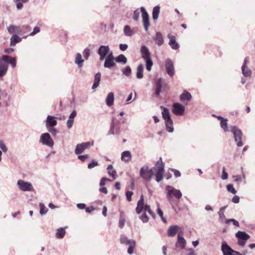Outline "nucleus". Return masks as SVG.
<instances>
[{
  "mask_svg": "<svg viewBox=\"0 0 255 255\" xmlns=\"http://www.w3.org/2000/svg\"><path fill=\"white\" fill-rule=\"evenodd\" d=\"M94 145V141H88L81 143V153L83 152L86 149L89 148Z\"/></svg>",
  "mask_w": 255,
  "mask_h": 255,
  "instance_id": "2f4dec72",
  "label": "nucleus"
},
{
  "mask_svg": "<svg viewBox=\"0 0 255 255\" xmlns=\"http://www.w3.org/2000/svg\"><path fill=\"white\" fill-rule=\"evenodd\" d=\"M0 148L4 153L7 151V148L6 147L3 141L2 140H0Z\"/></svg>",
  "mask_w": 255,
  "mask_h": 255,
  "instance_id": "3c124183",
  "label": "nucleus"
},
{
  "mask_svg": "<svg viewBox=\"0 0 255 255\" xmlns=\"http://www.w3.org/2000/svg\"><path fill=\"white\" fill-rule=\"evenodd\" d=\"M85 209L86 212L87 213H91L92 211L95 210V208L93 206H91L90 207L86 208V205L85 204L81 203V209Z\"/></svg>",
  "mask_w": 255,
  "mask_h": 255,
  "instance_id": "c03bdc74",
  "label": "nucleus"
},
{
  "mask_svg": "<svg viewBox=\"0 0 255 255\" xmlns=\"http://www.w3.org/2000/svg\"><path fill=\"white\" fill-rule=\"evenodd\" d=\"M139 218L144 223H147L149 220V218L146 213H143L139 217Z\"/></svg>",
  "mask_w": 255,
  "mask_h": 255,
  "instance_id": "09e8293b",
  "label": "nucleus"
},
{
  "mask_svg": "<svg viewBox=\"0 0 255 255\" xmlns=\"http://www.w3.org/2000/svg\"><path fill=\"white\" fill-rule=\"evenodd\" d=\"M131 154L129 151L126 150L122 153L121 159L125 162H128L131 160Z\"/></svg>",
  "mask_w": 255,
  "mask_h": 255,
  "instance_id": "412c9836",
  "label": "nucleus"
},
{
  "mask_svg": "<svg viewBox=\"0 0 255 255\" xmlns=\"http://www.w3.org/2000/svg\"><path fill=\"white\" fill-rule=\"evenodd\" d=\"M221 250L223 255H239V252L236 251L232 249L225 241H223L222 243Z\"/></svg>",
  "mask_w": 255,
  "mask_h": 255,
  "instance_id": "1a4fd4ad",
  "label": "nucleus"
},
{
  "mask_svg": "<svg viewBox=\"0 0 255 255\" xmlns=\"http://www.w3.org/2000/svg\"><path fill=\"white\" fill-rule=\"evenodd\" d=\"M180 227L177 225L171 226L168 228L167 234L169 237H174L177 234Z\"/></svg>",
  "mask_w": 255,
  "mask_h": 255,
  "instance_id": "aec40b11",
  "label": "nucleus"
},
{
  "mask_svg": "<svg viewBox=\"0 0 255 255\" xmlns=\"http://www.w3.org/2000/svg\"><path fill=\"white\" fill-rule=\"evenodd\" d=\"M225 222L226 224H228L229 223L232 222L233 223L234 225H235V226H236V227L239 226V222L234 219L226 220Z\"/></svg>",
  "mask_w": 255,
  "mask_h": 255,
  "instance_id": "8fccbe9b",
  "label": "nucleus"
},
{
  "mask_svg": "<svg viewBox=\"0 0 255 255\" xmlns=\"http://www.w3.org/2000/svg\"><path fill=\"white\" fill-rule=\"evenodd\" d=\"M8 32L10 34H20L21 32V30L19 26L14 25H10L7 28Z\"/></svg>",
  "mask_w": 255,
  "mask_h": 255,
  "instance_id": "6ab92c4d",
  "label": "nucleus"
},
{
  "mask_svg": "<svg viewBox=\"0 0 255 255\" xmlns=\"http://www.w3.org/2000/svg\"><path fill=\"white\" fill-rule=\"evenodd\" d=\"M120 242L121 244L128 245V253L129 255L133 253V249L135 246V241L133 240H128L125 236H122L120 238Z\"/></svg>",
  "mask_w": 255,
  "mask_h": 255,
  "instance_id": "0eeeda50",
  "label": "nucleus"
},
{
  "mask_svg": "<svg viewBox=\"0 0 255 255\" xmlns=\"http://www.w3.org/2000/svg\"><path fill=\"white\" fill-rule=\"evenodd\" d=\"M140 11L142 13V18L144 28L146 31H147L150 25L149 15L147 12L145 8L143 6L140 7Z\"/></svg>",
  "mask_w": 255,
  "mask_h": 255,
  "instance_id": "f8f14e48",
  "label": "nucleus"
},
{
  "mask_svg": "<svg viewBox=\"0 0 255 255\" xmlns=\"http://www.w3.org/2000/svg\"><path fill=\"white\" fill-rule=\"evenodd\" d=\"M170 170L174 172V175L175 177H179L181 176V173L179 171L175 169H170Z\"/></svg>",
  "mask_w": 255,
  "mask_h": 255,
  "instance_id": "052dcab7",
  "label": "nucleus"
},
{
  "mask_svg": "<svg viewBox=\"0 0 255 255\" xmlns=\"http://www.w3.org/2000/svg\"><path fill=\"white\" fill-rule=\"evenodd\" d=\"M10 58L11 57L8 55H3L2 57L1 60L6 63H8Z\"/></svg>",
  "mask_w": 255,
  "mask_h": 255,
  "instance_id": "e2e57ef3",
  "label": "nucleus"
},
{
  "mask_svg": "<svg viewBox=\"0 0 255 255\" xmlns=\"http://www.w3.org/2000/svg\"><path fill=\"white\" fill-rule=\"evenodd\" d=\"M107 170L108 174L112 177L114 179H115L117 172L116 170L114 169L113 165L111 164L109 165L107 167Z\"/></svg>",
  "mask_w": 255,
  "mask_h": 255,
  "instance_id": "c9c22d12",
  "label": "nucleus"
},
{
  "mask_svg": "<svg viewBox=\"0 0 255 255\" xmlns=\"http://www.w3.org/2000/svg\"><path fill=\"white\" fill-rule=\"evenodd\" d=\"M167 191L166 197L170 204L172 206V209L176 211V208L173 205L174 200L173 197L174 196L177 199H179L181 198L182 194L181 192L172 186L167 185L165 187Z\"/></svg>",
  "mask_w": 255,
  "mask_h": 255,
  "instance_id": "f03ea898",
  "label": "nucleus"
},
{
  "mask_svg": "<svg viewBox=\"0 0 255 255\" xmlns=\"http://www.w3.org/2000/svg\"><path fill=\"white\" fill-rule=\"evenodd\" d=\"M8 68L7 63L0 64V77H3L5 75Z\"/></svg>",
  "mask_w": 255,
  "mask_h": 255,
  "instance_id": "c85d7f7f",
  "label": "nucleus"
},
{
  "mask_svg": "<svg viewBox=\"0 0 255 255\" xmlns=\"http://www.w3.org/2000/svg\"><path fill=\"white\" fill-rule=\"evenodd\" d=\"M132 194H133L132 192L129 191H127L126 197H127V200L129 202L131 200V196H132Z\"/></svg>",
  "mask_w": 255,
  "mask_h": 255,
  "instance_id": "4d7b16f0",
  "label": "nucleus"
},
{
  "mask_svg": "<svg viewBox=\"0 0 255 255\" xmlns=\"http://www.w3.org/2000/svg\"><path fill=\"white\" fill-rule=\"evenodd\" d=\"M8 63L12 66L13 68L16 66V60L14 58L11 57Z\"/></svg>",
  "mask_w": 255,
  "mask_h": 255,
  "instance_id": "bf43d9fd",
  "label": "nucleus"
},
{
  "mask_svg": "<svg viewBox=\"0 0 255 255\" xmlns=\"http://www.w3.org/2000/svg\"><path fill=\"white\" fill-rule=\"evenodd\" d=\"M17 185L19 189L23 191H31L33 189L32 184L29 182L19 179L17 181Z\"/></svg>",
  "mask_w": 255,
  "mask_h": 255,
  "instance_id": "9b49d317",
  "label": "nucleus"
},
{
  "mask_svg": "<svg viewBox=\"0 0 255 255\" xmlns=\"http://www.w3.org/2000/svg\"><path fill=\"white\" fill-rule=\"evenodd\" d=\"M180 100L182 101H189L191 99L192 96L187 91H184L181 95H180Z\"/></svg>",
  "mask_w": 255,
  "mask_h": 255,
  "instance_id": "c756f323",
  "label": "nucleus"
},
{
  "mask_svg": "<svg viewBox=\"0 0 255 255\" xmlns=\"http://www.w3.org/2000/svg\"><path fill=\"white\" fill-rule=\"evenodd\" d=\"M13 1L15 2L16 8L19 10L22 9L23 3L28 2V0H13Z\"/></svg>",
  "mask_w": 255,
  "mask_h": 255,
  "instance_id": "58836bf2",
  "label": "nucleus"
},
{
  "mask_svg": "<svg viewBox=\"0 0 255 255\" xmlns=\"http://www.w3.org/2000/svg\"><path fill=\"white\" fill-rule=\"evenodd\" d=\"M162 115L165 120L166 129L169 132H172L174 130L173 121L171 119L169 110L167 108H163Z\"/></svg>",
  "mask_w": 255,
  "mask_h": 255,
  "instance_id": "39448f33",
  "label": "nucleus"
},
{
  "mask_svg": "<svg viewBox=\"0 0 255 255\" xmlns=\"http://www.w3.org/2000/svg\"><path fill=\"white\" fill-rule=\"evenodd\" d=\"M154 40L155 41L156 44L158 46H161L164 43V39L162 36V34L160 32H157L156 33L155 37L154 38Z\"/></svg>",
  "mask_w": 255,
  "mask_h": 255,
  "instance_id": "4be33fe9",
  "label": "nucleus"
},
{
  "mask_svg": "<svg viewBox=\"0 0 255 255\" xmlns=\"http://www.w3.org/2000/svg\"><path fill=\"white\" fill-rule=\"evenodd\" d=\"M57 124V121L54 118L50 116H48L46 120V126L47 127H52Z\"/></svg>",
  "mask_w": 255,
  "mask_h": 255,
  "instance_id": "cd10ccee",
  "label": "nucleus"
},
{
  "mask_svg": "<svg viewBox=\"0 0 255 255\" xmlns=\"http://www.w3.org/2000/svg\"><path fill=\"white\" fill-rule=\"evenodd\" d=\"M236 237L238 240H248L250 238V236L245 232L239 231L236 234Z\"/></svg>",
  "mask_w": 255,
  "mask_h": 255,
  "instance_id": "a878e982",
  "label": "nucleus"
},
{
  "mask_svg": "<svg viewBox=\"0 0 255 255\" xmlns=\"http://www.w3.org/2000/svg\"><path fill=\"white\" fill-rule=\"evenodd\" d=\"M160 12V6L159 5L155 6L152 10V18L153 20H156L158 18Z\"/></svg>",
  "mask_w": 255,
  "mask_h": 255,
  "instance_id": "7c9ffc66",
  "label": "nucleus"
},
{
  "mask_svg": "<svg viewBox=\"0 0 255 255\" xmlns=\"http://www.w3.org/2000/svg\"><path fill=\"white\" fill-rule=\"evenodd\" d=\"M110 47L108 45H102L99 48L97 53L100 56V60L103 61L110 52Z\"/></svg>",
  "mask_w": 255,
  "mask_h": 255,
  "instance_id": "ddd939ff",
  "label": "nucleus"
},
{
  "mask_svg": "<svg viewBox=\"0 0 255 255\" xmlns=\"http://www.w3.org/2000/svg\"><path fill=\"white\" fill-rule=\"evenodd\" d=\"M101 74L100 72L96 74L94 76V81L93 85L92 87V89H96L99 85V83L101 80Z\"/></svg>",
  "mask_w": 255,
  "mask_h": 255,
  "instance_id": "393cba45",
  "label": "nucleus"
},
{
  "mask_svg": "<svg viewBox=\"0 0 255 255\" xmlns=\"http://www.w3.org/2000/svg\"><path fill=\"white\" fill-rule=\"evenodd\" d=\"M227 189L228 191L231 192L233 194H235L237 193V191L235 189L233 186V185L232 184H229L227 185Z\"/></svg>",
  "mask_w": 255,
  "mask_h": 255,
  "instance_id": "de8ad7c7",
  "label": "nucleus"
},
{
  "mask_svg": "<svg viewBox=\"0 0 255 255\" xmlns=\"http://www.w3.org/2000/svg\"><path fill=\"white\" fill-rule=\"evenodd\" d=\"M124 34L127 36H130L133 33L132 30H131L129 26L128 25H126L124 27Z\"/></svg>",
  "mask_w": 255,
  "mask_h": 255,
  "instance_id": "ea45409f",
  "label": "nucleus"
},
{
  "mask_svg": "<svg viewBox=\"0 0 255 255\" xmlns=\"http://www.w3.org/2000/svg\"><path fill=\"white\" fill-rule=\"evenodd\" d=\"M40 31V28L38 26H35L34 28H33V30L32 32H31L30 34H29V35H34L35 34H36V33H38Z\"/></svg>",
  "mask_w": 255,
  "mask_h": 255,
  "instance_id": "13d9d810",
  "label": "nucleus"
},
{
  "mask_svg": "<svg viewBox=\"0 0 255 255\" xmlns=\"http://www.w3.org/2000/svg\"><path fill=\"white\" fill-rule=\"evenodd\" d=\"M167 37L169 39L168 44L171 48L173 50H177L179 49V45L176 41L175 37L171 34H168Z\"/></svg>",
  "mask_w": 255,
  "mask_h": 255,
  "instance_id": "dca6fc26",
  "label": "nucleus"
},
{
  "mask_svg": "<svg viewBox=\"0 0 255 255\" xmlns=\"http://www.w3.org/2000/svg\"><path fill=\"white\" fill-rule=\"evenodd\" d=\"M90 55V49L89 47L86 48L83 51V55L84 58L87 60Z\"/></svg>",
  "mask_w": 255,
  "mask_h": 255,
  "instance_id": "37998d69",
  "label": "nucleus"
},
{
  "mask_svg": "<svg viewBox=\"0 0 255 255\" xmlns=\"http://www.w3.org/2000/svg\"><path fill=\"white\" fill-rule=\"evenodd\" d=\"M148 169V166L147 165H144L140 169V176L144 180L145 179L146 176H147Z\"/></svg>",
  "mask_w": 255,
  "mask_h": 255,
  "instance_id": "72a5a7b5",
  "label": "nucleus"
},
{
  "mask_svg": "<svg viewBox=\"0 0 255 255\" xmlns=\"http://www.w3.org/2000/svg\"><path fill=\"white\" fill-rule=\"evenodd\" d=\"M7 94L5 90L0 88V100H2L6 98Z\"/></svg>",
  "mask_w": 255,
  "mask_h": 255,
  "instance_id": "603ef678",
  "label": "nucleus"
},
{
  "mask_svg": "<svg viewBox=\"0 0 255 255\" xmlns=\"http://www.w3.org/2000/svg\"><path fill=\"white\" fill-rule=\"evenodd\" d=\"M128 48V45L127 44H120V49L122 51H125Z\"/></svg>",
  "mask_w": 255,
  "mask_h": 255,
  "instance_id": "69168bd1",
  "label": "nucleus"
},
{
  "mask_svg": "<svg viewBox=\"0 0 255 255\" xmlns=\"http://www.w3.org/2000/svg\"><path fill=\"white\" fill-rule=\"evenodd\" d=\"M114 101V94L113 92H110L106 99V103L108 107L113 106Z\"/></svg>",
  "mask_w": 255,
  "mask_h": 255,
  "instance_id": "5701e85b",
  "label": "nucleus"
},
{
  "mask_svg": "<svg viewBox=\"0 0 255 255\" xmlns=\"http://www.w3.org/2000/svg\"><path fill=\"white\" fill-rule=\"evenodd\" d=\"M186 241L183 238L182 234H178L177 236V240L175 244V247L177 249L183 250L185 248Z\"/></svg>",
  "mask_w": 255,
  "mask_h": 255,
  "instance_id": "2eb2a0df",
  "label": "nucleus"
},
{
  "mask_svg": "<svg viewBox=\"0 0 255 255\" xmlns=\"http://www.w3.org/2000/svg\"><path fill=\"white\" fill-rule=\"evenodd\" d=\"M139 11L138 9H135L133 11V18L135 21H137L139 16Z\"/></svg>",
  "mask_w": 255,
  "mask_h": 255,
  "instance_id": "5fc2aeb1",
  "label": "nucleus"
},
{
  "mask_svg": "<svg viewBox=\"0 0 255 255\" xmlns=\"http://www.w3.org/2000/svg\"><path fill=\"white\" fill-rule=\"evenodd\" d=\"M141 57L146 62V68L148 71L151 70L153 62L151 59L150 53L148 48L145 45H142L140 49Z\"/></svg>",
  "mask_w": 255,
  "mask_h": 255,
  "instance_id": "7ed1b4c3",
  "label": "nucleus"
},
{
  "mask_svg": "<svg viewBox=\"0 0 255 255\" xmlns=\"http://www.w3.org/2000/svg\"><path fill=\"white\" fill-rule=\"evenodd\" d=\"M164 164L162 161L161 157H160L157 161L155 167L151 168L150 169H148L147 176H146L145 180L150 181L153 175H155L156 181L159 182L163 179L164 172Z\"/></svg>",
  "mask_w": 255,
  "mask_h": 255,
  "instance_id": "f257e3e1",
  "label": "nucleus"
},
{
  "mask_svg": "<svg viewBox=\"0 0 255 255\" xmlns=\"http://www.w3.org/2000/svg\"><path fill=\"white\" fill-rule=\"evenodd\" d=\"M220 126L221 128L224 129L225 131H228L227 120L226 119L221 121Z\"/></svg>",
  "mask_w": 255,
  "mask_h": 255,
  "instance_id": "49530a36",
  "label": "nucleus"
},
{
  "mask_svg": "<svg viewBox=\"0 0 255 255\" xmlns=\"http://www.w3.org/2000/svg\"><path fill=\"white\" fill-rule=\"evenodd\" d=\"M109 181H110V180L106 177L102 178L100 182V186H103L105 185L106 184V182Z\"/></svg>",
  "mask_w": 255,
  "mask_h": 255,
  "instance_id": "6e6d98bb",
  "label": "nucleus"
},
{
  "mask_svg": "<svg viewBox=\"0 0 255 255\" xmlns=\"http://www.w3.org/2000/svg\"><path fill=\"white\" fill-rule=\"evenodd\" d=\"M98 165V162L95 160H92V162L88 164L89 169H92Z\"/></svg>",
  "mask_w": 255,
  "mask_h": 255,
  "instance_id": "864d4df0",
  "label": "nucleus"
},
{
  "mask_svg": "<svg viewBox=\"0 0 255 255\" xmlns=\"http://www.w3.org/2000/svg\"><path fill=\"white\" fill-rule=\"evenodd\" d=\"M115 60L117 62L126 64L127 62V58L123 54H120L117 56Z\"/></svg>",
  "mask_w": 255,
  "mask_h": 255,
  "instance_id": "4c0bfd02",
  "label": "nucleus"
},
{
  "mask_svg": "<svg viewBox=\"0 0 255 255\" xmlns=\"http://www.w3.org/2000/svg\"><path fill=\"white\" fill-rule=\"evenodd\" d=\"M119 133V125L118 122H115L114 120H112L111 124L110 129L109 131V134H114Z\"/></svg>",
  "mask_w": 255,
  "mask_h": 255,
  "instance_id": "a211bd4d",
  "label": "nucleus"
},
{
  "mask_svg": "<svg viewBox=\"0 0 255 255\" xmlns=\"http://www.w3.org/2000/svg\"><path fill=\"white\" fill-rule=\"evenodd\" d=\"M105 59V61L104 64V66L105 68L111 69L116 65V64L114 62V60H113L112 59H108L106 58Z\"/></svg>",
  "mask_w": 255,
  "mask_h": 255,
  "instance_id": "473e14b6",
  "label": "nucleus"
},
{
  "mask_svg": "<svg viewBox=\"0 0 255 255\" xmlns=\"http://www.w3.org/2000/svg\"><path fill=\"white\" fill-rule=\"evenodd\" d=\"M228 173L225 171V168H223V172H222V175L221 176V178L223 180H226L228 178Z\"/></svg>",
  "mask_w": 255,
  "mask_h": 255,
  "instance_id": "680f3d73",
  "label": "nucleus"
},
{
  "mask_svg": "<svg viewBox=\"0 0 255 255\" xmlns=\"http://www.w3.org/2000/svg\"><path fill=\"white\" fill-rule=\"evenodd\" d=\"M48 130L53 135H56L57 133V130L55 128L53 127L49 128Z\"/></svg>",
  "mask_w": 255,
  "mask_h": 255,
  "instance_id": "774afa93",
  "label": "nucleus"
},
{
  "mask_svg": "<svg viewBox=\"0 0 255 255\" xmlns=\"http://www.w3.org/2000/svg\"><path fill=\"white\" fill-rule=\"evenodd\" d=\"M10 46L13 47L15 45L21 42V38L17 36L16 34H13L10 39Z\"/></svg>",
  "mask_w": 255,
  "mask_h": 255,
  "instance_id": "b1692460",
  "label": "nucleus"
},
{
  "mask_svg": "<svg viewBox=\"0 0 255 255\" xmlns=\"http://www.w3.org/2000/svg\"><path fill=\"white\" fill-rule=\"evenodd\" d=\"M40 214L41 216L45 215L48 212V209L46 208L43 203H39Z\"/></svg>",
  "mask_w": 255,
  "mask_h": 255,
  "instance_id": "a19ab883",
  "label": "nucleus"
},
{
  "mask_svg": "<svg viewBox=\"0 0 255 255\" xmlns=\"http://www.w3.org/2000/svg\"><path fill=\"white\" fill-rule=\"evenodd\" d=\"M67 228V227H65V228H60L57 229L56 233V237L59 239H62L65 234V229Z\"/></svg>",
  "mask_w": 255,
  "mask_h": 255,
  "instance_id": "f704fd0d",
  "label": "nucleus"
},
{
  "mask_svg": "<svg viewBox=\"0 0 255 255\" xmlns=\"http://www.w3.org/2000/svg\"><path fill=\"white\" fill-rule=\"evenodd\" d=\"M242 71L243 75L245 77L250 76L252 74V71L247 66H242Z\"/></svg>",
  "mask_w": 255,
  "mask_h": 255,
  "instance_id": "e433bc0d",
  "label": "nucleus"
},
{
  "mask_svg": "<svg viewBox=\"0 0 255 255\" xmlns=\"http://www.w3.org/2000/svg\"><path fill=\"white\" fill-rule=\"evenodd\" d=\"M165 67L167 74L173 77L175 74L174 63L172 60L167 58L165 61Z\"/></svg>",
  "mask_w": 255,
  "mask_h": 255,
  "instance_id": "9d476101",
  "label": "nucleus"
},
{
  "mask_svg": "<svg viewBox=\"0 0 255 255\" xmlns=\"http://www.w3.org/2000/svg\"><path fill=\"white\" fill-rule=\"evenodd\" d=\"M106 59L114 60V57L112 51L109 52V54H107Z\"/></svg>",
  "mask_w": 255,
  "mask_h": 255,
  "instance_id": "338daca9",
  "label": "nucleus"
},
{
  "mask_svg": "<svg viewBox=\"0 0 255 255\" xmlns=\"http://www.w3.org/2000/svg\"><path fill=\"white\" fill-rule=\"evenodd\" d=\"M185 111V107L181 104L176 103L173 105L172 112L177 116H181Z\"/></svg>",
  "mask_w": 255,
  "mask_h": 255,
  "instance_id": "4468645a",
  "label": "nucleus"
},
{
  "mask_svg": "<svg viewBox=\"0 0 255 255\" xmlns=\"http://www.w3.org/2000/svg\"><path fill=\"white\" fill-rule=\"evenodd\" d=\"M136 212L137 214H139L143 211V213H148L154 219L155 218V215L153 214L151 210L150 209V206L148 205H144V198L143 195H141L140 197V199L138 200L137 207L136 208Z\"/></svg>",
  "mask_w": 255,
  "mask_h": 255,
  "instance_id": "20e7f679",
  "label": "nucleus"
},
{
  "mask_svg": "<svg viewBox=\"0 0 255 255\" xmlns=\"http://www.w3.org/2000/svg\"><path fill=\"white\" fill-rule=\"evenodd\" d=\"M231 131L233 133L235 141L237 143L238 147H241L243 145L242 142L243 134L242 131L236 126L231 127Z\"/></svg>",
  "mask_w": 255,
  "mask_h": 255,
  "instance_id": "423d86ee",
  "label": "nucleus"
},
{
  "mask_svg": "<svg viewBox=\"0 0 255 255\" xmlns=\"http://www.w3.org/2000/svg\"><path fill=\"white\" fill-rule=\"evenodd\" d=\"M143 65L142 64H140L137 67V71L136 74V77L137 79H142L143 77Z\"/></svg>",
  "mask_w": 255,
  "mask_h": 255,
  "instance_id": "bb28decb",
  "label": "nucleus"
},
{
  "mask_svg": "<svg viewBox=\"0 0 255 255\" xmlns=\"http://www.w3.org/2000/svg\"><path fill=\"white\" fill-rule=\"evenodd\" d=\"M39 142L48 147H52L54 145V141L50 135L45 132L42 133L40 137Z\"/></svg>",
  "mask_w": 255,
  "mask_h": 255,
  "instance_id": "6e6552de",
  "label": "nucleus"
},
{
  "mask_svg": "<svg viewBox=\"0 0 255 255\" xmlns=\"http://www.w3.org/2000/svg\"><path fill=\"white\" fill-rule=\"evenodd\" d=\"M126 222L125 218L123 216V215L121 214L120 216L119 219V227L120 228H123L125 225Z\"/></svg>",
  "mask_w": 255,
  "mask_h": 255,
  "instance_id": "a18cd8bd",
  "label": "nucleus"
},
{
  "mask_svg": "<svg viewBox=\"0 0 255 255\" xmlns=\"http://www.w3.org/2000/svg\"><path fill=\"white\" fill-rule=\"evenodd\" d=\"M122 72L123 74L128 77L131 73V69L129 66H127L126 68L122 69Z\"/></svg>",
  "mask_w": 255,
  "mask_h": 255,
  "instance_id": "79ce46f5",
  "label": "nucleus"
},
{
  "mask_svg": "<svg viewBox=\"0 0 255 255\" xmlns=\"http://www.w3.org/2000/svg\"><path fill=\"white\" fill-rule=\"evenodd\" d=\"M74 120L72 119H69L67 122V126L68 128H70L72 127L73 124Z\"/></svg>",
  "mask_w": 255,
  "mask_h": 255,
  "instance_id": "0e129e2a",
  "label": "nucleus"
},
{
  "mask_svg": "<svg viewBox=\"0 0 255 255\" xmlns=\"http://www.w3.org/2000/svg\"><path fill=\"white\" fill-rule=\"evenodd\" d=\"M163 85V81L161 78L158 80L156 83V89L154 93L152 94L153 97H157L162 91V88Z\"/></svg>",
  "mask_w": 255,
  "mask_h": 255,
  "instance_id": "f3484780",
  "label": "nucleus"
}]
</instances>
